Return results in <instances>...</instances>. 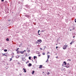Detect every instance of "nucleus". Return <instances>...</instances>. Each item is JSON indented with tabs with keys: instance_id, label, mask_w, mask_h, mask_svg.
I'll use <instances>...</instances> for the list:
<instances>
[{
	"instance_id": "nucleus-17",
	"label": "nucleus",
	"mask_w": 76,
	"mask_h": 76,
	"mask_svg": "<svg viewBox=\"0 0 76 76\" xmlns=\"http://www.w3.org/2000/svg\"><path fill=\"white\" fill-rule=\"evenodd\" d=\"M19 53H20V51L19 52L18 50L17 52V54H19Z\"/></svg>"
},
{
	"instance_id": "nucleus-16",
	"label": "nucleus",
	"mask_w": 76,
	"mask_h": 76,
	"mask_svg": "<svg viewBox=\"0 0 76 76\" xmlns=\"http://www.w3.org/2000/svg\"><path fill=\"white\" fill-rule=\"evenodd\" d=\"M12 60V58H10V61H11Z\"/></svg>"
},
{
	"instance_id": "nucleus-15",
	"label": "nucleus",
	"mask_w": 76,
	"mask_h": 76,
	"mask_svg": "<svg viewBox=\"0 0 76 76\" xmlns=\"http://www.w3.org/2000/svg\"><path fill=\"white\" fill-rule=\"evenodd\" d=\"M2 54H3V56H7V55H6L5 53H4V54H3V53H2Z\"/></svg>"
},
{
	"instance_id": "nucleus-37",
	"label": "nucleus",
	"mask_w": 76,
	"mask_h": 76,
	"mask_svg": "<svg viewBox=\"0 0 76 76\" xmlns=\"http://www.w3.org/2000/svg\"><path fill=\"white\" fill-rule=\"evenodd\" d=\"M62 66L63 67V66H64V64H62Z\"/></svg>"
},
{
	"instance_id": "nucleus-13",
	"label": "nucleus",
	"mask_w": 76,
	"mask_h": 76,
	"mask_svg": "<svg viewBox=\"0 0 76 76\" xmlns=\"http://www.w3.org/2000/svg\"><path fill=\"white\" fill-rule=\"evenodd\" d=\"M34 73H35V71H32V75H34Z\"/></svg>"
},
{
	"instance_id": "nucleus-52",
	"label": "nucleus",
	"mask_w": 76,
	"mask_h": 76,
	"mask_svg": "<svg viewBox=\"0 0 76 76\" xmlns=\"http://www.w3.org/2000/svg\"><path fill=\"white\" fill-rule=\"evenodd\" d=\"M72 31V29H70V31Z\"/></svg>"
},
{
	"instance_id": "nucleus-60",
	"label": "nucleus",
	"mask_w": 76,
	"mask_h": 76,
	"mask_svg": "<svg viewBox=\"0 0 76 76\" xmlns=\"http://www.w3.org/2000/svg\"><path fill=\"white\" fill-rule=\"evenodd\" d=\"M32 61H33V60H32Z\"/></svg>"
},
{
	"instance_id": "nucleus-53",
	"label": "nucleus",
	"mask_w": 76,
	"mask_h": 76,
	"mask_svg": "<svg viewBox=\"0 0 76 76\" xmlns=\"http://www.w3.org/2000/svg\"><path fill=\"white\" fill-rule=\"evenodd\" d=\"M56 58H58V56L56 57Z\"/></svg>"
},
{
	"instance_id": "nucleus-11",
	"label": "nucleus",
	"mask_w": 76,
	"mask_h": 76,
	"mask_svg": "<svg viewBox=\"0 0 76 76\" xmlns=\"http://www.w3.org/2000/svg\"><path fill=\"white\" fill-rule=\"evenodd\" d=\"M23 70L24 71V73H26V69H25V68H23Z\"/></svg>"
},
{
	"instance_id": "nucleus-5",
	"label": "nucleus",
	"mask_w": 76,
	"mask_h": 76,
	"mask_svg": "<svg viewBox=\"0 0 76 76\" xmlns=\"http://www.w3.org/2000/svg\"><path fill=\"white\" fill-rule=\"evenodd\" d=\"M36 60L37 59V57L36 56H34V60H36Z\"/></svg>"
},
{
	"instance_id": "nucleus-38",
	"label": "nucleus",
	"mask_w": 76,
	"mask_h": 76,
	"mask_svg": "<svg viewBox=\"0 0 76 76\" xmlns=\"http://www.w3.org/2000/svg\"><path fill=\"white\" fill-rule=\"evenodd\" d=\"M70 44L71 45H72V42H71L70 43Z\"/></svg>"
},
{
	"instance_id": "nucleus-22",
	"label": "nucleus",
	"mask_w": 76,
	"mask_h": 76,
	"mask_svg": "<svg viewBox=\"0 0 76 76\" xmlns=\"http://www.w3.org/2000/svg\"><path fill=\"white\" fill-rule=\"evenodd\" d=\"M27 51L28 53H29V52H30V50H27Z\"/></svg>"
},
{
	"instance_id": "nucleus-48",
	"label": "nucleus",
	"mask_w": 76,
	"mask_h": 76,
	"mask_svg": "<svg viewBox=\"0 0 76 76\" xmlns=\"http://www.w3.org/2000/svg\"><path fill=\"white\" fill-rule=\"evenodd\" d=\"M21 59H22V60H23V58H21Z\"/></svg>"
},
{
	"instance_id": "nucleus-12",
	"label": "nucleus",
	"mask_w": 76,
	"mask_h": 76,
	"mask_svg": "<svg viewBox=\"0 0 76 76\" xmlns=\"http://www.w3.org/2000/svg\"><path fill=\"white\" fill-rule=\"evenodd\" d=\"M6 40L7 41H9V39L8 38H7Z\"/></svg>"
},
{
	"instance_id": "nucleus-54",
	"label": "nucleus",
	"mask_w": 76,
	"mask_h": 76,
	"mask_svg": "<svg viewBox=\"0 0 76 76\" xmlns=\"http://www.w3.org/2000/svg\"><path fill=\"white\" fill-rule=\"evenodd\" d=\"M25 61V60H23H23H22V61Z\"/></svg>"
},
{
	"instance_id": "nucleus-24",
	"label": "nucleus",
	"mask_w": 76,
	"mask_h": 76,
	"mask_svg": "<svg viewBox=\"0 0 76 76\" xmlns=\"http://www.w3.org/2000/svg\"><path fill=\"white\" fill-rule=\"evenodd\" d=\"M47 62H48V59H47V60L46 61V62L47 63Z\"/></svg>"
},
{
	"instance_id": "nucleus-55",
	"label": "nucleus",
	"mask_w": 76,
	"mask_h": 76,
	"mask_svg": "<svg viewBox=\"0 0 76 76\" xmlns=\"http://www.w3.org/2000/svg\"><path fill=\"white\" fill-rule=\"evenodd\" d=\"M39 56H41V55H39Z\"/></svg>"
},
{
	"instance_id": "nucleus-32",
	"label": "nucleus",
	"mask_w": 76,
	"mask_h": 76,
	"mask_svg": "<svg viewBox=\"0 0 76 76\" xmlns=\"http://www.w3.org/2000/svg\"><path fill=\"white\" fill-rule=\"evenodd\" d=\"M74 29H75V28L73 27V28H72V30H74Z\"/></svg>"
},
{
	"instance_id": "nucleus-63",
	"label": "nucleus",
	"mask_w": 76,
	"mask_h": 76,
	"mask_svg": "<svg viewBox=\"0 0 76 76\" xmlns=\"http://www.w3.org/2000/svg\"><path fill=\"white\" fill-rule=\"evenodd\" d=\"M43 73H44V72H43Z\"/></svg>"
},
{
	"instance_id": "nucleus-59",
	"label": "nucleus",
	"mask_w": 76,
	"mask_h": 76,
	"mask_svg": "<svg viewBox=\"0 0 76 76\" xmlns=\"http://www.w3.org/2000/svg\"><path fill=\"white\" fill-rule=\"evenodd\" d=\"M26 55H27L28 54L26 53Z\"/></svg>"
},
{
	"instance_id": "nucleus-30",
	"label": "nucleus",
	"mask_w": 76,
	"mask_h": 76,
	"mask_svg": "<svg viewBox=\"0 0 76 76\" xmlns=\"http://www.w3.org/2000/svg\"><path fill=\"white\" fill-rule=\"evenodd\" d=\"M20 1H19L18 2V4H20Z\"/></svg>"
},
{
	"instance_id": "nucleus-2",
	"label": "nucleus",
	"mask_w": 76,
	"mask_h": 76,
	"mask_svg": "<svg viewBox=\"0 0 76 76\" xmlns=\"http://www.w3.org/2000/svg\"><path fill=\"white\" fill-rule=\"evenodd\" d=\"M67 45H64V46L63 47V49L64 50H66V48H67Z\"/></svg>"
},
{
	"instance_id": "nucleus-57",
	"label": "nucleus",
	"mask_w": 76,
	"mask_h": 76,
	"mask_svg": "<svg viewBox=\"0 0 76 76\" xmlns=\"http://www.w3.org/2000/svg\"><path fill=\"white\" fill-rule=\"evenodd\" d=\"M20 76H21V74H20Z\"/></svg>"
},
{
	"instance_id": "nucleus-49",
	"label": "nucleus",
	"mask_w": 76,
	"mask_h": 76,
	"mask_svg": "<svg viewBox=\"0 0 76 76\" xmlns=\"http://www.w3.org/2000/svg\"><path fill=\"white\" fill-rule=\"evenodd\" d=\"M66 65L64 66V67H66Z\"/></svg>"
},
{
	"instance_id": "nucleus-19",
	"label": "nucleus",
	"mask_w": 76,
	"mask_h": 76,
	"mask_svg": "<svg viewBox=\"0 0 76 76\" xmlns=\"http://www.w3.org/2000/svg\"><path fill=\"white\" fill-rule=\"evenodd\" d=\"M28 58L29 60H31V56H30L28 57Z\"/></svg>"
},
{
	"instance_id": "nucleus-44",
	"label": "nucleus",
	"mask_w": 76,
	"mask_h": 76,
	"mask_svg": "<svg viewBox=\"0 0 76 76\" xmlns=\"http://www.w3.org/2000/svg\"><path fill=\"white\" fill-rule=\"evenodd\" d=\"M75 36H74L73 37V38H75Z\"/></svg>"
},
{
	"instance_id": "nucleus-46",
	"label": "nucleus",
	"mask_w": 76,
	"mask_h": 76,
	"mask_svg": "<svg viewBox=\"0 0 76 76\" xmlns=\"http://www.w3.org/2000/svg\"><path fill=\"white\" fill-rule=\"evenodd\" d=\"M44 48H44V49H45V47H46V46H44Z\"/></svg>"
},
{
	"instance_id": "nucleus-7",
	"label": "nucleus",
	"mask_w": 76,
	"mask_h": 76,
	"mask_svg": "<svg viewBox=\"0 0 76 76\" xmlns=\"http://www.w3.org/2000/svg\"><path fill=\"white\" fill-rule=\"evenodd\" d=\"M25 7H27V8H28V9H29V6H28V5H25Z\"/></svg>"
},
{
	"instance_id": "nucleus-3",
	"label": "nucleus",
	"mask_w": 76,
	"mask_h": 76,
	"mask_svg": "<svg viewBox=\"0 0 76 76\" xmlns=\"http://www.w3.org/2000/svg\"><path fill=\"white\" fill-rule=\"evenodd\" d=\"M24 16H26V17H27L28 18V19H30L31 18V17H30V15H24Z\"/></svg>"
},
{
	"instance_id": "nucleus-25",
	"label": "nucleus",
	"mask_w": 76,
	"mask_h": 76,
	"mask_svg": "<svg viewBox=\"0 0 76 76\" xmlns=\"http://www.w3.org/2000/svg\"><path fill=\"white\" fill-rule=\"evenodd\" d=\"M41 32H44V30H42L40 31Z\"/></svg>"
},
{
	"instance_id": "nucleus-42",
	"label": "nucleus",
	"mask_w": 76,
	"mask_h": 76,
	"mask_svg": "<svg viewBox=\"0 0 76 76\" xmlns=\"http://www.w3.org/2000/svg\"><path fill=\"white\" fill-rule=\"evenodd\" d=\"M16 51H18V50H17V49H16Z\"/></svg>"
},
{
	"instance_id": "nucleus-31",
	"label": "nucleus",
	"mask_w": 76,
	"mask_h": 76,
	"mask_svg": "<svg viewBox=\"0 0 76 76\" xmlns=\"http://www.w3.org/2000/svg\"><path fill=\"white\" fill-rule=\"evenodd\" d=\"M29 63V61H28L27 62H26V63L27 64L28 63Z\"/></svg>"
},
{
	"instance_id": "nucleus-33",
	"label": "nucleus",
	"mask_w": 76,
	"mask_h": 76,
	"mask_svg": "<svg viewBox=\"0 0 76 76\" xmlns=\"http://www.w3.org/2000/svg\"><path fill=\"white\" fill-rule=\"evenodd\" d=\"M4 1V0H1V1L3 2V1Z\"/></svg>"
},
{
	"instance_id": "nucleus-14",
	"label": "nucleus",
	"mask_w": 76,
	"mask_h": 76,
	"mask_svg": "<svg viewBox=\"0 0 76 76\" xmlns=\"http://www.w3.org/2000/svg\"><path fill=\"white\" fill-rule=\"evenodd\" d=\"M4 52H7V49H4Z\"/></svg>"
},
{
	"instance_id": "nucleus-41",
	"label": "nucleus",
	"mask_w": 76,
	"mask_h": 76,
	"mask_svg": "<svg viewBox=\"0 0 76 76\" xmlns=\"http://www.w3.org/2000/svg\"><path fill=\"white\" fill-rule=\"evenodd\" d=\"M40 49L41 50H42V49L41 48H40Z\"/></svg>"
},
{
	"instance_id": "nucleus-43",
	"label": "nucleus",
	"mask_w": 76,
	"mask_h": 76,
	"mask_svg": "<svg viewBox=\"0 0 76 76\" xmlns=\"http://www.w3.org/2000/svg\"><path fill=\"white\" fill-rule=\"evenodd\" d=\"M19 48H17V50H19Z\"/></svg>"
},
{
	"instance_id": "nucleus-6",
	"label": "nucleus",
	"mask_w": 76,
	"mask_h": 76,
	"mask_svg": "<svg viewBox=\"0 0 76 76\" xmlns=\"http://www.w3.org/2000/svg\"><path fill=\"white\" fill-rule=\"evenodd\" d=\"M28 67H31L32 66V64L31 63L28 64Z\"/></svg>"
},
{
	"instance_id": "nucleus-29",
	"label": "nucleus",
	"mask_w": 76,
	"mask_h": 76,
	"mask_svg": "<svg viewBox=\"0 0 76 76\" xmlns=\"http://www.w3.org/2000/svg\"><path fill=\"white\" fill-rule=\"evenodd\" d=\"M39 32H40V30H39L38 32V33L39 34Z\"/></svg>"
},
{
	"instance_id": "nucleus-28",
	"label": "nucleus",
	"mask_w": 76,
	"mask_h": 76,
	"mask_svg": "<svg viewBox=\"0 0 76 76\" xmlns=\"http://www.w3.org/2000/svg\"><path fill=\"white\" fill-rule=\"evenodd\" d=\"M50 74V73H49L48 72V73H47V75H49V74Z\"/></svg>"
},
{
	"instance_id": "nucleus-39",
	"label": "nucleus",
	"mask_w": 76,
	"mask_h": 76,
	"mask_svg": "<svg viewBox=\"0 0 76 76\" xmlns=\"http://www.w3.org/2000/svg\"><path fill=\"white\" fill-rule=\"evenodd\" d=\"M5 3H7V1H5Z\"/></svg>"
},
{
	"instance_id": "nucleus-35",
	"label": "nucleus",
	"mask_w": 76,
	"mask_h": 76,
	"mask_svg": "<svg viewBox=\"0 0 76 76\" xmlns=\"http://www.w3.org/2000/svg\"><path fill=\"white\" fill-rule=\"evenodd\" d=\"M18 64H19V65H20V63H19V62H18Z\"/></svg>"
},
{
	"instance_id": "nucleus-26",
	"label": "nucleus",
	"mask_w": 76,
	"mask_h": 76,
	"mask_svg": "<svg viewBox=\"0 0 76 76\" xmlns=\"http://www.w3.org/2000/svg\"><path fill=\"white\" fill-rule=\"evenodd\" d=\"M12 56H14V53H12Z\"/></svg>"
},
{
	"instance_id": "nucleus-47",
	"label": "nucleus",
	"mask_w": 76,
	"mask_h": 76,
	"mask_svg": "<svg viewBox=\"0 0 76 76\" xmlns=\"http://www.w3.org/2000/svg\"><path fill=\"white\" fill-rule=\"evenodd\" d=\"M24 52H26V50H24Z\"/></svg>"
},
{
	"instance_id": "nucleus-4",
	"label": "nucleus",
	"mask_w": 76,
	"mask_h": 76,
	"mask_svg": "<svg viewBox=\"0 0 76 76\" xmlns=\"http://www.w3.org/2000/svg\"><path fill=\"white\" fill-rule=\"evenodd\" d=\"M66 68H69V66H70V64H69L68 63L67 64H66Z\"/></svg>"
},
{
	"instance_id": "nucleus-51",
	"label": "nucleus",
	"mask_w": 76,
	"mask_h": 76,
	"mask_svg": "<svg viewBox=\"0 0 76 76\" xmlns=\"http://www.w3.org/2000/svg\"><path fill=\"white\" fill-rule=\"evenodd\" d=\"M26 56H28V55H26Z\"/></svg>"
},
{
	"instance_id": "nucleus-27",
	"label": "nucleus",
	"mask_w": 76,
	"mask_h": 76,
	"mask_svg": "<svg viewBox=\"0 0 76 76\" xmlns=\"http://www.w3.org/2000/svg\"><path fill=\"white\" fill-rule=\"evenodd\" d=\"M42 55H45V53H42Z\"/></svg>"
},
{
	"instance_id": "nucleus-21",
	"label": "nucleus",
	"mask_w": 76,
	"mask_h": 76,
	"mask_svg": "<svg viewBox=\"0 0 76 76\" xmlns=\"http://www.w3.org/2000/svg\"><path fill=\"white\" fill-rule=\"evenodd\" d=\"M36 53H37V54H39V52H38V51H37Z\"/></svg>"
},
{
	"instance_id": "nucleus-45",
	"label": "nucleus",
	"mask_w": 76,
	"mask_h": 76,
	"mask_svg": "<svg viewBox=\"0 0 76 76\" xmlns=\"http://www.w3.org/2000/svg\"><path fill=\"white\" fill-rule=\"evenodd\" d=\"M38 35H40V34H39V33H38Z\"/></svg>"
},
{
	"instance_id": "nucleus-50",
	"label": "nucleus",
	"mask_w": 76,
	"mask_h": 76,
	"mask_svg": "<svg viewBox=\"0 0 76 76\" xmlns=\"http://www.w3.org/2000/svg\"><path fill=\"white\" fill-rule=\"evenodd\" d=\"M22 52H23V53H24V52H25V51H22Z\"/></svg>"
},
{
	"instance_id": "nucleus-58",
	"label": "nucleus",
	"mask_w": 76,
	"mask_h": 76,
	"mask_svg": "<svg viewBox=\"0 0 76 76\" xmlns=\"http://www.w3.org/2000/svg\"><path fill=\"white\" fill-rule=\"evenodd\" d=\"M36 63H37V61H36Z\"/></svg>"
},
{
	"instance_id": "nucleus-61",
	"label": "nucleus",
	"mask_w": 76,
	"mask_h": 76,
	"mask_svg": "<svg viewBox=\"0 0 76 76\" xmlns=\"http://www.w3.org/2000/svg\"><path fill=\"white\" fill-rule=\"evenodd\" d=\"M9 20V21L10 22V20Z\"/></svg>"
},
{
	"instance_id": "nucleus-34",
	"label": "nucleus",
	"mask_w": 76,
	"mask_h": 76,
	"mask_svg": "<svg viewBox=\"0 0 76 76\" xmlns=\"http://www.w3.org/2000/svg\"><path fill=\"white\" fill-rule=\"evenodd\" d=\"M69 61H71V59H68V60H67V61H69Z\"/></svg>"
},
{
	"instance_id": "nucleus-64",
	"label": "nucleus",
	"mask_w": 76,
	"mask_h": 76,
	"mask_svg": "<svg viewBox=\"0 0 76 76\" xmlns=\"http://www.w3.org/2000/svg\"><path fill=\"white\" fill-rule=\"evenodd\" d=\"M19 47H20V46H19Z\"/></svg>"
},
{
	"instance_id": "nucleus-36",
	"label": "nucleus",
	"mask_w": 76,
	"mask_h": 76,
	"mask_svg": "<svg viewBox=\"0 0 76 76\" xmlns=\"http://www.w3.org/2000/svg\"><path fill=\"white\" fill-rule=\"evenodd\" d=\"M76 19H75V23H76Z\"/></svg>"
},
{
	"instance_id": "nucleus-10",
	"label": "nucleus",
	"mask_w": 76,
	"mask_h": 76,
	"mask_svg": "<svg viewBox=\"0 0 76 76\" xmlns=\"http://www.w3.org/2000/svg\"><path fill=\"white\" fill-rule=\"evenodd\" d=\"M19 57H20L19 56L17 55L16 56V58H19Z\"/></svg>"
},
{
	"instance_id": "nucleus-18",
	"label": "nucleus",
	"mask_w": 76,
	"mask_h": 76,
	"mask_svg": "<svg viewBox=\"0 0 76 76\" xmlns=\"http://www.w3.org/2000/svg\"><path fill=\"white\" fill-rule=\"evenodd\" d=\"M50 58V55H48V59Z\"/></svg>"
},
{
	"instance_id": "nucleus-1",
	"label": "nucleus",
	"mask_w": 76,
	"mask_h": 76,
	"mask_svg": "<svg viewBox=\"0 0 76 76\" xmlns=\"http://www.w3.org/2000/svg\"><path fill=\"white\" fill-rule=\"evenodd\" d=\"M42 42V40L41 39H39L37 40L36 42V44H41V43Z\"/></svg>"
},
{
	"instance_id": "nucleus-23",
	"label": "nucleus",
	"mask_w": 76,
	"mask_h": 76,
	"mask_svg": "<svg viewBox=\"0 0 76 76\" xmlns=\"http://www.w3.org/2000/svg\"><path fill=\"white\" fill-rule=\"evenodd\" d=\"M75 42V41H73V40L71 42H72V44H73L74 43V42Z\"/></svg>"
},
{
	"instance_id": "nucleus-20",
	"label": "nucleus",
	"mask_w": 76,
	"mask_h": 76,
	"mask_svg": "<svg viewBox=\"0 0 76 76\" xmlns=\"http://www.w3.org/2000/svg\"><path fill=\"white\" fill-rule=\"evenodd\" d=\"M20 53H21V54L23 53V52H22V51H20Z\"/></svg>"
},
{
	"instance_id": "nucleus-9",
	"label": "nucleus",
	"mask_w": 76,
	"mask_h": 76,
	"mask_svg": "<svg viewBox=\"0 0 76 76\" xmlns=\"http://www.w3.org/2000/svg\"><path fill=\"white\" fill-rule=\"evenodd\" d=\"M42 65H40L39 67V68H40V69H42Z\"/></svg>"
},
{
	"instance_id": "nucleus-62",
	"label": "nucleus",
	"mask_w": 76,
	"mask_h": 76,
	"mask_svg": "<svg viewBox=\"0 0 76 76\" xmlns=\"http://www.w3.org/2000/svg\"><path fill=\"white\" fill-rule=\"evenodd\" d=\"M33 63H34V61H33Z\"/></svg>"
},
{
	"instance_id": "nucleus-8",
	"label": "nucleus",
	"mask_w": 76,
	"mask_h": 76,
	"mask_svg": "<svg viewBox=\"0 0 76 76\" xmlns=\"http://www.w3.org/2000/svg\"><path fill=\"white\" fill-rule=\"evenodd\" d=\"M64 64V65H66L67 64V63H66V62L64 61L63 62Z\"/></svg>"
},
{
	"instance_id": "nucleus-56",
	"label": "nucleus",
	"mask_w": 76,
	"mask_h": 76,
	"mask_svg": "<svg viewBox=\"0 0 76 76\" xmlns=\"http://www.w3.org/2000/svg\"><path fill=\"white\" fill-rule=\"evenodd\" d=\"M50 53V52H48L47 53H48V54L49 53Z\"/></svg>"
},
{
	"instance_id": "nucleus-40",
	"label": "nucleus",
	"mask_w": 76,
	"mask_h": 76,
	"mask_svg": "<svg viewBox=\"0 0 76 76\" xmlns=\"http://www.w3.org/2000/svg\"><path fill=\"white\" fill-rule=\"evenodd\" d=\"M58 48V47L56 46V49H57V48Z\"/></svg>"
}]
</instances>
